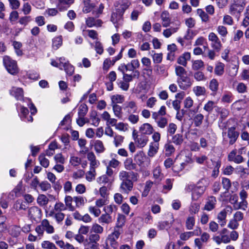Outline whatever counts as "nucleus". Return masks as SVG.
I'll return each mask as SVG.
<instances>
[{
    "label": "nucleus",
    "mask_w": 249,
    "mask_h": 249,
    "mask_svg": "<svg viewBox=\"0 0 249 249\" xmlns=\"http://www.w3.org/2000/svg\"><path fill=\"white\" fill-rule=\"evenodd\" d=\"M138 174L132 171L127 172L122 170L119 173V179L121 181L120 189L121 192L128 194L132 190L133 182L138 179Z\"/></svg>",
    "instance_id": "obj_1"
},
{
    "label": "nucleus",
    "mask_w": 249,
    "mask_h": 249,
    "mask_svg": "<svg viewBox=\"0 0 249 249\" xmlns=\"http://www.w3.org/2000/svg\"><path fill=\"white\" fill-rule=\"evenodd\" d=\"M205 189V186L196 185L194 184H187L185 188L186 193H192V199L194 200L198 199L204 193Z\"/></svg>",
    "instance_id": "obj_2"
},
{
    "label": "nucleus",
    "mask_w": 249,
    "mask_h": 249,
    "mask_svg": "<svg viewBox=\"0 0 249 249\" xmlns=\"http://www.w3.org/2000/svg\"><path fill=\"white\" fill-rule=\"evenodd\" d=\"M35 231L38 236L42 237L44 234V231L48 234L53 233L54 228L50 224L48 219H44L41 221L40 224L36 227Z\"/></svg>",
    "instance_id": "obj_3"
},
{
    "label": "nucleus",
    "mask_w": 249,
    "mask_h": 249,
    "mask_svg": "<svg viewBox=\"0 0 249 249\" xmlns=\"http://www.w3.org/2000/svg\"><path fill=\"white\" fill-rule=\"evenodd\" d=\"M3 64L9 73L16 75L19 71L17 61L13 60L9 56L5 55L3 58Z\"/></svg>",
    "instance_id": "obj_4"
},
{
    "label": "nucleus",
    "mask_w": 249,
    "mask_h": 249,
    "mask_svg": "<svg viewBox=\"0 0 249 249\" xmlns=\"http://www.w3.org/2000/svg\"><path fill=\"white\" fill-rule=\"evenodd\" d=\"M245 5V0H233V2L230 6L229 12L232 16H239L243 11Z\"/></svg>",
    "instance_id": "obj_5"
},
{
    "label": "nucleus",
    "mask_w": 249,
    "mask_h": 249,
    "mask_svg": "<svg viewBox=\"0 0 249 249\" xmlns=\"http://www.w3.org/2000/svg\"><path fill=\"white\" fill-rule=\"evenodd\" d=\"M238 136L239 134L234 127H231L227 132H223L224 141L228 142L230 145H232L236 141Z\"/></svg>",
    "instance_id": "obj_6"
},
{
    "label": "nucleus",
    "mask_w": 249,
    "mask_h": 249,
    "mask_svg": "<svg viewBox=\"0 0 249 249\" xmlns=\"http://www.w3.org/2000/svg\"><path fill=\"white\" fill-rule=\"evenodd\" d=\"M121 231L118 228H114V231L108 235L107 239V246H110L114 249H117L119 243L117 241L120 235Z\"/></svg>",
    "instance_id": "obj_7"
},
{
    "label": "nucleus",
    "mask_w": 249,
    "mask_h": 249,
    "mask_svg": "<svg viewBox=\"0 0 249 249\" xmlns=\"http://www.w3.org/2000/svg\"><path fill=\"white\" fill-rule=\"evenodd\" d=\"M232 208L231 206L227 205L217 215V219L221 227L226 224V217L228 214H231L232 212Z\"/></svg>",
    "instance_id": "obj_8"
},
{
    "label": "nucleus",
    "mask_w": 249,
    "mask_h": 249,
    "mask_svg": "<svg viewBox=\"0 0 249 249\" xmlns=\"http://www.w3.org/2000/svg\"><path fill=\"white\" fill-rule=\"evenodd\" d=\"M208 40L211 42V46L214 50L219 52L221 50L222 46V43L214 33L211 32L209 34Z\"/></svg>",
    "instance_id": "obj_9"
},
{
    "label": "nucleus",
    "mask_w": 249,
    "mask_h": 249,
    "mask_svg": "<svg viewBox=\"0 0 249 249\" xmlns=\"http://www.w3.org/2000/svg\"><path fill=\"white\" fill-rule=\"evenodd\" d=\"M177 83L180 88L182 89H186L192 85L190 78L186 76L178 78Z\"/></svg>",
    "instance_id": "obj_10"
},
{
    "label": "nucleus",
    "mask_w": 249,
    "mask_h": 249,
    "mask_svg": "<svg viewBox=\"0 0 249 249\" xmlns=\"http://www.w3.org/2000/svg\"><path fill=\"white\" fill-rule=\"evenodd\" d=\"M133 135L137 146L140 148H142L144 147L148 142V137L145 135H135L134 132L133 133Z\"/></svg>",
    "instance_id": "obj_11"
},
{
    "label": "nucleus",
    "mask_w": 249,
    "mask_h": 249,
    "mask_svg": "<svg viewBox=\"0 0 249 249\" xmlns=\"http://www.w3.org/2000/svg\"><path fill=\"white\" fill-rule=\"evenodd\" d=\"M90 144L91 146H93L94 149L97 154L103 153L106 148L102 141L99 140H92L90 141Z\"/></svg>",
    "instance_id": "obj_12"
},
{
    "label": "nucleus",
    "mask_w": 249,
    "mask_h": 249,
    "mask_svg": "<svg viewBox=\"0 0 249 249\" xmlns=\"http://www.w3.org/2000/svg\"><path fill=\"white\" fill-rule=\"evenodd\" d=\"M236 149H233L228 155V159L229 161H233L239 164L244 161L243 157L240 155H237Z\"/></svg>",
    "instance_id": "obj_13"
},
{
    "label": "nucleus",
    "mask_w": 249,
    "mask_h": 249,
    "mask_svg": "<svg viewBox=\"0 0 249 249\" xmlns=\"http://www.w3.org/2000/svg\"><path fill=\"white\" fill-rule=\"evenodd\" d=\"M124 109L129 113H136L138 110V106L136 102L130 101L124 104Z\"/></svg>",
    "instance_id": "obj_14"
},
{
    "label": "nucleus",
    "mask_w": 249,
    "mask_h": 249,
    "mask_svg": "<svg viewBox=\"0 0 249 249\" xmlns=\"http://www.w3.org/2000/svg\"><path fill=\"white\" fill-rule=\"evenodd\" d=\"M217 202L216 198L213 196H210L207 199L203 209L208 211H211L214 209Z\"/></svg>",
    "instance_id": "obj_15"
},
{
    "label": "nucleus",
    "mask_w": 249,
    "mask_h": 249,
    "mask_svg": "<svg viewBox=\"0 0 249 249\" xmlns=\"http://www.w3.org/2000/svg\"><path fill=\"white\" fill-rule=\"evenodd\" d=\"M89 161V168L96 169L100 164L99 161L96 160V156L93 152H89L87 155Z\"/></svg>",
    "instance_id": "obj_16"
},
{
    "label": "nucleus",
    "mask_w": 249,
    "mask_h": 249,
    "mask_svg": "<svg viewBox=\"0 0 249 249\" xmlns=\"http://www.w3.org/2000/svg\"><path fill=\"white\" fill-rule=\"evenodd\" d=\"M28 215L30 218L36 220L39 218L41 215V211L38 207L33 206L29 208L28 210Z\"/></svg>",
    "instance_id": "obj_17"
},
{
    "label": "nucleus",
    "mask_w": 249,
    "mask_h": 249,
    "mask_svg": "<svg viewBox=\"0 0 249 249\" xmlns=\"http://www.w3.org/2000/svg\"><path fill=\"white\" fill-rule=\"evenodd\" d=\"M160 18L163 27H167L170 26L171 18L168 11H163L160 15Z\"/></svg>",
    "instance_id": "obj_18"
},
{
    "label": "nucleus",
    "mask_w": 249,
    "mask_h": 249,
    "mask_svg": "<svg viewBox=\"0 0 249 249\" xmlns=\"http://www.w3.org/2000/svg\"><path fill=\"white\" fill-rule=\"evenodd\" d=\"M140 131L143 135H150L153 133L154 129L149 123H144L140 127Z\"/></svg>",
    "instance_id": "obj_19"
},
{
    "label": "nucleus",
    "mask_w": 249,
    "mask_h": 249,
    "mask_svg": "<svg viewBox=\"0 0 249 249\" xmlns=\"http://www.w3.org/2000/svg\"><path fill=\"white\" fill-rule=\"evenodd\" d=\"M86 23L89 27H101L103 22L101 19H96L93 17H89L86 19Z\"/></svg>",
    "instance_id": "obj_20"
},
{
    "label": "nucleus",
    "mask_w": 249,
    "mask_h": 249,
    "mask_svg": "<svg viewBox=\"0 0 249 249\" xmlns=\"http://www.w3.org/2000/svg\"><path fill=\"white\" fill-rule=\"evenodd\" d=\"M141 62L143 66L146 67V68L143 69V71L147 72V75L149 76L150 75L152 72L150 59L148 57H143L142 58Z\"/></svg>",
    "instance_id": "obj_21"
},
{
    "label": "nucleus",
    "mask_w": 249,
    "mask_h": 249,
    "mask_svg": "<svg viewBox=\"0 0 249 249\" xmlns=\"http://www.w3.org/2000/svg\"><path fill=\"white\" fill-rule=\"evenodd\" d=\"M57 7L60 11L66 10L73 3L74 0H58Z\"/></svg>",
    "instance_id": "obj_22"
},
{
    "label": "nucleus",
    "mask_w": 249,
    "mask_h": 249,
    "mask_svg": "<svg viewBox=\"0 0 249 249\" xmlns=\"http://www.w3.org/2000/svg\"><path fill=\"white\" fill-rule=\"evenodd\" d=\"M178 48L176 45L174 43L168 45L167 46V50L168 53L167 56V59L169 60H173L175 57V53L177 51Z\"/></svg>",
    "instance_id": "obj_23"
},
{
    "label": "nucleus",
    "mask_w": 249,
    "mask_h": 249,
    "mask_svg": "<svg viewBox=\"0 0 249 249\" xmlns=\"http://www.w3.org/2000/svg\"><path fill=\"white\" fill-rule=\"evenodd\" d=\"M191 58V54L190 53H185L182 55L180 56L177 60V62L182 65L183 66H186L187 61L189 60Z\"/></svg>",
    "instance_id": "obj_24"
},
{
    "label": "nucleus",
    "mask_w": 249,
    "mask_h": 249,
    "mask_svg": "<svg viewBox=\"0 0 249 249\" xmlns=\"http://www.w3.org/2000/svg\"><path fill=\"white\" fill-rule=\"evenodd\" d=\"M159 148V143L151 142L147 154L150 157H153L158 152Z\"/></svg>",
    "instance_id": "obj_25"
},
{
    "label": "nucleus",
    "mask_w": 249,
    "mask_h": 249,
    "mask_svg": "<svg viewBox=\"0 0 249 249\" xmlns=\"http://www.w3.org/2000/svg\"><path fill=\"white\" fill-rule=\"evenodd\" d=\"M140 72L138 70H136L133 71V74L124 73L123 74V79L124 81L129 83V82L132 81L134 78L138 79L140 77Z\"/></svg>",
    "instance_id": "obj_26"
},
{
    "label": "nucleus",
    "mask_w": 249,
    "mask_h": 249,
    "mask_svg": "<svg viewBox=\"0 0 249 249\" xmlns=\"http://www.w3.org/2000/svg\"><path fill=\"white\" fill-rule=\"evenodd\" d=\"M179 28V24L176 27H171L163 30L162 34L166 38H169L173 34L178 32Z\"/></svg>",
    "instance_id": "obj_27"
},
{
    "label": "nucleus",
    "mask_w": 249,
    "mask_h": 249,
    "mask_svg": "<svg viewBox=\"0 0 249 249\" xmlns=\"http://www.w3.org/2000/svg\"><path fill=\"white\" fill-rule=\"evenodd\" d=\"M113 218L111 215L107 213L102 214L98 218V221L102 224H108L113 221Z\"/></svg>",
    "instance_id": "obj_28"
},
{
    "label": "nucleus",
    "mask_w": 249,
    "mask_h": 249,
    "mask_svg": "<svg viewBox=\"0 0 249 249\" xmlns=\"http://www.w3.org/2000/svg\"><path fill=\"white\" fill-rule=\"evenodd\" d=\"M11 94L17 99L20 100L23 96V91L21 88L13 87L10 91Z\"/></svg>",
    "instance_id": "obj_29"
},
{
    "label": "nucleus",
    "mask_w": 249,
    "mask_h": 249,
    "mask_svg": "<svg viewBox=\"0 0 249 249\" xmlns=\"http://www.w3.org/2000/svg\"><path fill=\"white\" fill-rule=\"evenodd\" d=\"M171 220L170 221H163L159 223L158 228L160 230H162L169 228L174 221V217L172 214L170 215Z\"/></svg>",
    "instance_id": "obj_30"
},
{
    "label": "nucleus",
    "mask_w": 249,
    "mask_h": 249,
    "mask_svg": "<svg viewBox=\"0 0 249 249\" xmlns=\"http://www.w3.org/2000/svg\"><path fill=\"white\" fill-rule=\"evenodd\" d=\"M63 37L62 36H58L52 39V47L54 50H57L62 45Z\"/></svg>",
    "instance_id": "obj_31"
},
{
    "label": "nucleus",
    "mask_w": 249,
    "mask_h": 249,
    "mask_svg": "<svg viewBox=\"0 0 249 249\" xmlns=\"http://www.w3.org/2000/svg\"><path fill=\"white\" fill-rule=\"evenodd\" d=\"M165 154L167 156H170L175 151V148L171 141H168L164 146Z\"/></svg>",
    "instance_id": "obj_32"
},
{
    "label": "nucleus",
    "mask_w": 249,
    "mask_h": 249,
    "mask_svg": "<svg viewBox=\"0 0 249 249\" xmlns=\"http://www.w3.org/2000/svg\"><path fill=\"white\" fill-rule=\"evenodd\" d=\"M85 175L86 180L89 182H91L95 178L96 170L94 168H89V171L86 173Z\"/></svg>",
    "instance_id": "obj_33"
},
{
    "label": "nucleus",
    "mask_w": 249,
    "mask_h": 249,
    "mask_svg": "<svg viewBox=\"0 0 249 249\" xmlns=\"http://www.w3.org/2000/svg\"><path fill=\"white\" fill-rule=\"evenodd\" d=\"M73 201H74L73 197L70 196H66L64 199L65 205L67 209H68L70 211H74L75 210L74 206L72 205Z\"/></svg>",
    "instance_id": "obj_34"
},
{
    "label": "nucleus",
    "mask_w": 249,
    "mask_h": 249,
    "mask_svg": "<svg viewBox=\"0 0 249 249\" xmlns=\"http://www.w3.org/2000/svg\"><path fill=\"white\" fill-rule=\"evenodd\" d=\"M123 15L122 12H120L117 10V12L112 14L111 21L114 24L121 22L123 19Z\"/></svg>",
    "instance_id": "obj_35"
},
{
    "label": "nucleus",
    "mask_w": 249,
    "mask_h": 249,
    "mask_svg": "<svg viewBox=\"0 0 249 249\" xmlns=\"http://www.w3.org/2000/svg\"><path fill=\"white\" fill-rule=\"evenodd\" d=\"M124 167L127 170H134L136 168V164L133 163L131 158H127L124 161Z\"/></svg>",
    "instance_id": "obj_36"
},
{
    "label": "nucleus",
    "mask_w": 249,
    "mask_h": 249,
    "mask_svg": "<svg viewBox=\"0 0 249 249\" xmlns=\"http://www.w3.org/2000/svg\"><path fill=\"white\" fill-rule=\"evenodd\" d=\"M146 157L143 152L137 153L134 156V160L139 166L142 165L144 162Z\"/></svg>",
    "instance_id": "obj_37"
},
{
    "label": "nucleus",
    "mask_w": 249,
    "mask_h": 249,
    "mask_svg": "<svg viewBox=\"0 0 249 249\" xmlns=\"http://www.w3.org/2000/svg\"><path fill=\"white\" fill-rule=\"evenodd\" d=\"M14 208L17 211L20 210H25L27 208L25 202L21 199H18L16 201L14 205Z\"/></svg>",
    "instance_id": "obj_38"
},
{
    "label": "nucleus",
    "mask_w": 249,
    "mask_h": 249,
    "mask_svg": "<svg viewBox=\"0 0 249 249\" xmlns=\"http://www.w3.org/2000/svg\"><path fill=\"white\" fill-rule=\"evenodd\" d=\"M48 202L49 199L45 195L41 194L37 197V202L40 206L44 207L46 206Z\"/></svg>",
    "instance_id": "obj_39"
},
{
    "label": "nucleus",
    "mask_w": 249,
    "mask_h": 249,
    "mask_svg": "<svg viewBox=\"0 0 249 249\" xmlns=\"http://www.w3.org/2000/svg\"><path fill=\"white\" fill-rule=\"evenodd\" d=\"M153 177L156 180L160 181L162 179L163 176L161 173V170L160 166L156 167L153 171Z\"/></svg>",
    "instance_id": "obj_40"
},
{
    "label": "nucleus",
    "mask_w": 249,
    "mask_h": 249,
    "mask_svg": "<svg viewBox=\"0 0 249 249\" xmlns=\"http://www.w3.org/2000/svg\"><path fill=\"white\" fill-rule=\"evenodd\" d=\"M62 67L64 68L65 71L68 75L71 76L74 73V67L68 62H65L63 64Z\"/></svg>",
    "instance_id": "obj_41"
},
{
    "label": "nucleus",
    "mask_w": 249,
    "mask_h": 249,
    "mask_svg": "<svg viewBox=\"0 0 249 249\" xmlns=\"http://www.w3.org/2000/svg\"><path fill=\"white\" fill-rule=\"evenodd\" d=\"M225 65L221 63H218L214 68V73L216 75L221 76L224 73Z\"/></svg>",
    "instance_id": "obj_42"
},
{
    "label": "nucleus",
    "mask_w": 249,
    "mask_h": 249,
    "mask_svg": "<svg viewBox=\"0 0 249 249\" xmlns=\"http://www.w3.org/2000/svg\"><path fill=\"white\" fill-rule=\"evenodd\" d=\"M84 7L83 11L85 13H88L90 12L94 7L92 3L90 2V0H83Z\"/></svg>",
    "instance_id": "obj_43"
},
{
    "label": "nucleus",
    "mask_w": 249,
    "mask_h": 249,
    "mask_svg": "<svg viewBox=\"0 0 249 249\" xmlns=\"http://www.w3.org/2000/svg\"><path fill=\"white\" fill-rule=\"evenodd\" d=\"M40 164L44 168H47L49 166V160L46 158L44 154H41L38 157Z\"/></svg>",
    "instance_id": "obj_44"
},
{
    "label": "nucleus",
    "mask_w": 249,
    "mask_h": 249,
    "mask_svg": "<svg viewBox=\"0 0 249 249\" xmlns=\"http://www.w3.org/2000/svg\"><path fill=\"white\" fill-rule=\"evenodd\" d=\"M183 142V136L180 134H177L172 137L171 142L177 145H181Z\"/></svg>",
    "instance_id": "obj_45"
},
{
    "label": "nucleus",
    "mask_w": 249,
    "mask_h": 249,
    "mask_svg": "<svg viewBox=\"0 0 249 249\" xmlns=\"http://www.w3.org/2000/svg\"><path fill=\"white\" fill-rule=\"evenodd\" d=\"M90 120L92 122L91 124L95 126H98L100 121V119L97 117V112L95 111L90 113Z\"/></svg>",
    "instance_id": "obj_46"
},
{
    "label": "nucleus",
    "mask_w": 249,
    "mask_h": 249,
    "mask_svg": "<svg viewBox=\"0 0 249 249\" xmlns=\"http://www.w3.org/2000/svg\"><path fill=\"white\" fill-rule=\"evenodd\" d=\"M193 92L197 96L204 95L206 93V89L204 87L196 86L193 88Z\"/></svg>",
    "instance_id": "obj_47"
},
{
    "label": "nucleus",
    "mask_w": 249,
    "mask_h": 249,
    "mask_svg": "<svg viewBox=\"0 0 249 249\" xmlns=\"http://www.w3.org/2000/svg\"><path fill=\"white\" fill-rule=\"evenodd\" d=\"M204 116L200 113L196 114L193 119L194 124L196 126H199L202 123Z\"/></svg>",
    "instance_id": "obj_48"
},
{
    "label": "nucleus",
    "mask_w": 249,
    "mask_h": 249,
    "mask_svg": "<svg viewBox=\"0 0 249 249\" xmlns=\"http://www.w3.org/2000/svg\"><path fill=\"white\" fill-rule=\"evenodd\" d=\"M117 210V207L114 204H110L109 205L106 206L104 208V211L106 213L109 215H111L113 212H116Z\"/></svg>",
    "instance_id": "obj_49"
},
{
    "label": "nucleus",
    "mask_w": 249,
    "mask_h": 249,
    "mask_svg": "<svg viewBox=\"0 0 249 249\" xmlns=\"http://www.w3.org/2000/svg\"><path fill=\"white\" fill-rule=\"evenodd\" d=\"M81 163V159L80 158L75 156H72L71 157L70 159V163L71 165L74 167H77L79 166Z\"/></svg>",
    "instance_id": "obj_50"
},
{
    "label": "nucleus",
    "mask_w": 249,
    "mask_h": 249,
    "mask_svg": "<svg viewBox=\"0 0 249 249\" xmlns=\"http://www.w3.org/2000/svg\"><path fill=\"white\" fill-rule=\"evenodd\" d=\"M67 209L66 206L61 202H57L54 206V211L55 212H62Z\"/></svg>",
    "instance_id": "obj_51"
},
{
    "label": "nucleus",
    "mask_w": 249,
    "mask_h": 249,
    "mask_svg": "<svg viewBox=\"0 0 249 249\" xmlns=\"http://www.w3.org/2000/svg\"><path fill=\"white\" fill-rule=\"evenodd\" d=\"M175 73L178 76V78H180L182 76H185L187 73V71L183 67L177 66L175 68Z\"/></svg>",
    "instance_id": "obj_52"
},
{
    "label": "nucleus",
    "mask_w": 249,
    "mask_h": 249,
    "mask_svg": "<svg viewBox=\"0 0 249 249\" xmlns=\"http://www.w3.org/2000/svg\"><path fill=\"white\" fill-rule=\"evenodd\" d=\"M204 67V63L201 60H196L192 61V69L197 71Z\"/></svg>",
    "instance_id": "obj_53"
},
{
    "label": "nucleus",
    "mask_w": 249,
    "mask_h": 249,
    "mask_svg": "<svg viewBox=\"0 0 249 249\" xmlns=\"http://www.w3.org/2000/svg\"><path fill=\"white\" fill-rule=\"evenodd\" d=\"M73 199L76 206L78 207L84 205L87 201L85 198L81 196H74Z\"/></svg>",
    "instance_id": "obj_54"
},
{
    "label": "nucleus",
    "mask_w": 249,
    "mask_h": 249,
    "mask_svg": "<svg viewBox=\"0 0 249 249\" xmlns=\"http://www.w3.org/2000/svg\"><path fill=\"white\" fill-rule=\"evenodd\" d=\"M215 103L212 101H209L204 106L203 109L208 112L212 111L213 108L216 107Z\"/></svg>",
    "instance_id": "obj_55"
},
{
    "label": "nucleus",
    "mask_w": 249,
    "mask_h": 249,
    "mask_svg": "<svg viewBox=\"0 0 249 249\" xmlns=\"http://www.w3.org/2000/svg\"><path fill=\"white\" fill-rule=\"evenodd\" d=\"M41 247L44 249H57L55 245L49 241H44L41 243Z\"/></svg>",
    "instance_id": "obj_56"
},
{
    "label": "nucleus",
    "mask_w": 249,
    "mask_h": 249,
    "mask_svg": "<svg viewBox=\"0 0 249 249\" xmlns=\"http://www.w3.org/2000/svg\"><path fill=\"white\" fill-rule=\"evenodd\" d=\"M88 108L87 106L85 104H81L78 108V116H85L87 112Z\"/></svg>",
    "instance_id": "obj_57"
},
{
    "label": "nucleus",
    "mask_w": 249,
    "mask_h": 249,
    "mask_svg": "<svg viewBox=\"0 0 249 249\" xmlns=\"http://www.w3.org/2000/svg\"><path fill=\"white\" fill-rule=\"evenodd\" d=\"M217 32L221 37H226L228 33L227 28L223 25L218 26L217 28Z\"/></svg>",
    "instance_id": "obj_58"
},
{
    "label": "nucleus",
    "mask_w": 249,
    "mask_h": 249,
    "mask_svg": "<svg viewBox=\"0 0 249 249\" xmlns=\"http://www.w3.org/2000/svg\"><path fill=\"white\" fill-rule=\"evenodd\" d=\"M196 12L197 14L200 17L203 21L207 22L209 20V16L201 9H197Z\"/></svg>",
    "instance_id": "obj_59"
},
{
    "label": "nucleus",
    "mask_w": 249,
    "mask_h": 249,
    "mask_svg": "<svg viewBox=\"0 0 249 249\" xmlns=\"http://www.w3.org/2000/svg\"><path fill=\"white\" fill-rule=\"evenodd\" d=\"M113 110L114 115L118 118H121L122 116V107L117 104L113 106Z\"/></svg>",
    "instance_id": "obj_60"
},
{
    "label": "nucleus",
    "mask_w": 249,
    "mask_h": 249,
    "mask_svg": "<svg viewBox=\"0 0 249 249\" xmlns=\"http://www.w3.org/2000/svg\"><path fill=\"white\" fill-rule=\"evenodd\" d=\"M103 228L100 225L95 223L91 227V232H94L97 234L102 233L103 231Z\"/></svg>",
    "instance_id": "obj_61"
},
{
    "label": "nucleus",
    "mask_w": 249,
    "mask_h": 249,
    "mask_svg": "<svg viewBox=\"0 0 249 249\" xmlns=\"http://www.w3.org/2000/svg\"><path fill=\"white\" fill-rule=\"evenodd\" d=\"M89 211L95 217L99 216L101 214V210L96 205L95 206H90L89 208Z\"/></svg>",
    "instance_id": "obj_62"
},
{
    "label": "nucleus",
    "mask_w": 249,
    "mask_h": 249,
    "mask_svg": "<svg viewBox=\"0 0 249 249\" xmlns=\"http://www.w3.org/2000/svg\"><path fill=\"white\" fill-rule=\"evenodd\" d=\"M195 218L192 216H189L186 220V226L188 230H192L195 225Z\"/></svg>",
    "instance_id": "obj_63"
},
{
    "label": "nucleus",
    "mask_w": 249,
    "mask_h": 249,
    "mask_svg": "<svg viewBox=\"0 0 249 249\" xmlns=\"http://www.w3.org/2000/svg\"><path fill=\"white\" fill-rule=\"evenodd\" d=\"M85 174V171L83 170H78L72 173V178L74 179H80L84 176Z\"/></svg>",
    "instance_id": "obj_64"
}]
</instances>
